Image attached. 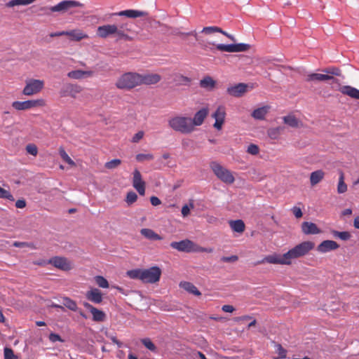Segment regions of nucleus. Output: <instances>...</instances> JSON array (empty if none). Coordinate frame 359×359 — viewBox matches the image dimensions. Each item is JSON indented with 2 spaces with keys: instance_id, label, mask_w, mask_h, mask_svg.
Masks as SVG:
<instances>
[{
  "instance_id": "45",
  "label": "nucleus",
  "mask_w": 359,
  "mask_h": 359,
  "mask_svg": "<svg viewBox=\"0 0 359 359\" xmlns=\"http://www.w3.org/2000/svg\"><path fill=\"white\" fill-rule=\"evenodd\" d=\"M322 72L326 73L328 75L331 76H341V70L335 67H330L321 70Z\"/></svg>"
},
{
  "instance_id": "25",
  "label": "nucleus",
  "mask_w": 359,
  "mask_h": 359,
  "mask_svg": "<svg viewBox=\"0 0 359 359\" xmlns=\"http://www.w3.org/2000/svg\"><path fill=\"white\" fill-rule=\"evenodd\" d=\"M302 230L306 235L318 234L321 233V230L317 225L311 222H304L302 224Z\"/></svg>"
},
{
  "instance_id": "30",
  "label": "nucleus",
  "mask_w": 359,
  "mask_h": 359,
  "mask_svg": "<svg viewBox=\"0 0 359 359\" xmlns=\"http://www.w3.org/2000/svg\"><path fill=\"white\" fill-rule=\"evenodd\" d=\"M180 287L189 293H191L195 296H201V292L197 289V287L192 284L191 283L183 281L180 283Z\"/></svg>"
},
{
  "instance_id": "36",
  "label": "nucleus",
  "mask_w": 359,
  "mask_h": 359,
  "mask_svg": "<svg viewBox=\"0 0 359 359\" xmlns=\"http://www.w3.org/2000/svg\"><path fill=\"white\" fill-rule=\"evenodd\" d=\"M173 81L177 86H187L189 84L191 80L182 74H175L173 76Z\"/></svg>"
},
{
  "instance_id": "34",
  "label": "nucleus",
  "mask_w": 359,
  "mask_h": 359,
  "mask_svg": "<svg viewBox=\"0 0 359 359\" xmlns=\"http://www.w3.org/2000/svg\"><path fill=\"white\" fill-rule=\"evenodd\" d=\"M216 84V81L210 76H205L200 81V86L203 88L211 90H212Z\"/></svg>"
},
{
  "instance_id": "3",
  "label": "nucleus",
  "mask_w": 359,
  "mask_h": 359,
  "mask_svg": "<svg viewBox=\"0 0 359 359\" xmlns=\"http://www.w3.org/2000/svg\"><path fill=\"white\" fill-rule=\"evenodd\" d=\"M170 247L180 252H208L211 253L213 252L212 248H203L193 241L186 239L179 242H172Z\"/></svg>"
},
{
  "instance_id": "6",
  "label": "nucleus",
  "mask_w": 359,
  "mask_h": 359,
  "mask_svg": "<svg viewBox=\"0 0 359 359\" xmlns=\"http://www.w3.org/2000/svg\"><path fill=\"white\" fill-rule=\"evenodd\" d=\"M315 244L312 241L302 242L287 252V255L290 262L307 255L314 248Z\"/></svg>"
},
{
  "instance_id": "49",
  "label": "nucleus",
  "mask_w": 359,
  "mask_h": 359,
  "mask_svg": "<svg viewBox=\"0 0 359 359\" xmlns=\"http://www.w3.org/2000/svg\"><path fill=\"white\" fill-rule=\"evenodd\" d=\"M276 352L278 355V358H285L287 356V351L280 344H275Z\"/></svg>"
},
{
  "instance_id": "53",
  "label": "nucleus",
  "mask_w": 359,
  "mask_h": 359,
  "mask_svg": "<svg viewBox=\"0 0 359 359\" xmlns=\"http://www.w3.org/2000/svg\"><path fill=\"white\" fill-rule=\"evenodd\" d=\"M4 359H18V357L11 348L6 347L4 348Z\"/></svg>"
},
{
  "instance_id": "41",
  "label": "nucleus",
  "mask_w": 359,
  "mask_h": 359,
  "mask_svg": "<svg viewBox=\"0 0 359 359\" xmlns=\"http://www.w3.org/2000/svg\"><path fill=\"white\" fill-rule=\"evenodd\" d=\"M59 154L64 161H65L70 166H75L74 161L69 156L63 147L59 148Z\"/></svg>"
},
{
  "instance_id": "23",
  "label": "nucleus",
  "mask_w": 359,
  "mask_h": 359,
  "mask_svg": "<svg viewBox=\"0 0 359 359\" xmlns=\"http://www.w3.org/2000/svg\"><path fill=\"white\" fill-rule=\"evenodd\" d=\"M66 36H69L71 41H80L89 38L88 34L80 29L66 31Z\"/></svg>"
},
{
  "instance_id": "9",
  "label": "nucleus",
  "mask_w": 359,
  "mask_h": 359,
  "mask_svg": "<svg viewBox=\"0 0 359 359\" xmlns=\"http://www.w3.org/2000/svg\"><path fill=\"white\" fill-rule=\"evenodd\" d=\"M131 22H124L116 25V38L118 40L132 41L133 37L130 34H135L133 30Z\"/></svg>"
},
{
  "instance_id": "58",
  "label": "nucleus",
  "mask_w": 359,
  "mask_h": 359,
  "mask_svg": "<svg viewBox=\"0 0 359 359\" xmlns=\"http://www.w3.org/2000/svg\"><path fill=\"white\" fill-rule=\"evenodd\" d=\"M49 339L52 342L63 341V340L61 339L60 336L59 334H55V333L50 334Z\"/></svg>"
},
{
  "instance_id": "29",
  "label": "nucleus",
  "mask_w": 359,
  "mask_h": 359,
  "mask_svg": "<svg viewBox=\"0 0 359 359\" xmlns=\"http://www.w3.org/2000/svg\"><path fill=\"white\" fill-rule=\"evenodd\" d=\"M270 107L269 106H263L262 107H259L255 109L251 116L257 120H263L264 119L266 115L268 114Z\"/></svg>"
},
{
  "instance_id": "62",
  "label": "nucleus",
  "mask_w": 359,
  "mask_h": 359,
  "mask_svg": "<svg viewBox=\"0 0 359 359\" xmlns=\"http://www.w3.org/2000/svg\"><path fill=\"white\" fill-rule=\"evenodd\" d=\"M222 310L224 311V312H226V313H232L233 311H234L235 309L233 306L231 305H224L222 306Z\"/></svg>"
},
{
  "instance_id": "54",
  "label": "nucleus",
  "mask_w": 359,
  "mask_h": 359,
  "mask_svg": "<svg viewBox=\"0 0 359 359\" xmlns=\"http://www.w3.org/2000/svg\"><path fill=\"white\" fill-rule=\"evenodd\" d=\"M142 343L147 347L149 350L151 351H154L156 350V346L153 344V342L148 338H145L142 339Z\"/></svg>"
},
{
  "instance_id": "20",
  "label": "nucleus",
  "mask_w": 359,
  "mask_h": 359,
  "mask_svg": "<svg viewBox=\"0 0 359 359\" xmlns=\"http://www.w3.org/2000/svg\"><path fill=\"white\" fill-rule=\"evenodd\" d=\"M161 79V77L158 74H140V86L144 85H151L156 84L158 83Z\"/></svg>"
},
{
  "instance_id": "40",
  "label": "nucleus",
  "mask_w": 359,
  "mask_h": 359,
  "mask_svg": "<svg viewBox=\"0 0 359 359\" xmlns=\"http://www.w3.org/2000/svg\"><path fill=\"white\" fill-rule=\"evenodd\" d=\"M142 269H135L129 270L126 272V275L132 279H139L142 281Z\"/></svg>"
},
{
  "instance_id": "8",
  "label": "nucleus",
  "mask_w": 359,
  "mask_h": 359,
  "mask_svg": "<svg viewBox=\"0 0 359 359\" xmlns=\"http://www.w3.org/2000/svg\"><path fill=\"white\" fill-rule=\"evenodd\" d=\"M44 81L36 79H27L25 81V87L22 93L27 96H31L39 93L44 88Z\"/></svg>"
},
{
  "instance_id": "28",
  "label": "nucleus",
  "mask_w": 359,
  "mask_h": 359,
  "mask_svg": "<svg viewBox=\"0 0 359 359\" xmlns=\"http://www.w3.org/2000/svg\"><path fill=\"white\" fill-rule=\"evenodd\" d=\"M332 79L330 75L326 73H311L309 74L306 76V81H327L328 79Z\"/></svg>"
},
{
  "instance_id": "43",
  "label": "nucleus",
  "mask_w": 359,
  "mask_h": 359,
  "mask_svg": "<svg viewBox=\"0 0 359 359\" xmlns=\"http://www.w3.org/2000/svg\"><path fill=\"white\" fill-rule=\"evenodd\" d=\"M334 237L339 238L342 241H348L351 238V234L348 231H337L335 230L332 231Z\"/></svg>"
},
{
  "instance_id": "35",
  "label": "nucleus",
  "mask_w": 359,
  "mask_h": 359,
  "mask_svg": "<svg viewBox=\"0 0 359 359\" xmlns=\"http://www.w3.org/2000/svg\"><path fill=\"white\" fill-rule=\"evenodd\" d=\"M325 173L321 170L312 172L310 175V182L312 186L319 183L324 177Z\"/></svg>"
},
{
  "instance_id": "38",
  "label": "nucleus",
  "mask_w": 359,
  "mask_h": 359,
  "mask_svg": "<svg viewBox=\"0 0 359 359\" xmlns=\"http://www.w3.org/2000/svg\"><path fill=\"white\" fill-rule=\"evenodd\" d=\"M90 313L93 316V320L94 321L102 322L105 319V313L102 311L99 310L95 307L90 311Z\"/></svg>"
},
{
  "instance_id": "57",
  "label": "nucleus",
  "mask_w": 359,
  "mask_h": 359,
  "mask_svg": "<svg viewBox=\"0 0 359 359\" xmlns=\"http://www.w3.org/2000/svg\"><path fill=\"white\" fill-rule=\"evenodd\" d=\"M194 208L193 203H189V205H184L182 208V215L183 217H187L190 213V210Z\"/></svg>"
},
{
  "instance_id": "16",
  "label": "nucleus",
  "mask_w": 359,
  "mask_h": 359,
  "mask_svg": "<svg viewBox=\"0 0 359 359\" xmlns=\"http://www.w3.org/2000/svg\"><path fill=\"white\" fill-rule=\"evenodd\" d=\"M133 186L140 196L145 194V182L140 172L135 169L133 173Z\"/></svg>"
},
{
  "instance_id": "18",
  "label": "nucleus",
  "mask_w": 359,
  "mask_h": 359,
  "mask_svg": "<svg viewBox=\"0 0 359 359\" xmlns=\"http://www.w3.org/2000/svg\"><path fill=\"white\" fill-rule=\"evenodd\" d=\"M116 25H104L99 26L97 29V34L99 37L106 39L111 35L116 37Z\"/></svg>"
},
{
  "instance_id": "47",
  "label": "nucleus",
  "mask_w": 359,
  "mask_h": 359,
  "mask_svg": "<svg viewBox=\"0 0 359 359\" xmlns=\"http://www.w3.org/2000/svg\"><path fill=\"white\" fill-rule=\"evenodd\" d=\"M0 198L7 199L10 201H14L15 198L8 190H6L0 187Z\"/></svg>"
},
{
  "instance_id": "32",
  "label": "nucleus",
  "mask_w": 359,
  "mask_h": 359,
  "mask_svg": "<svg viewBox=\"0 0 359 359\" xmlns=\"http://www.w3.org/2000/svg\"><path fill=\"white\" fill-rule=\"evenodd\" d=\"M140 233L144 237L151 241H158L162 239L161 236H160L151 229H142Z\"/></svg>"
},
{
  "instance_id": "48",
  "label": "nucleus",
  "mask_w": 359,
  "mask_h": 359,
  "mask_svg": "<svg viewBox=\"0 0 359 359\" xmlns=\"http://www.w3.org/2000/svg\"><path fill=\"white\" fill-rule=\"evenodd\" d=\"M121 163V161L116 158L105 163L104 167L107 169L112 170L119 166Z\"/></svg>"
},
{
  "instance_id": "64",
  "label": "nucleus",
  "mask_w": 359,
  "mask_h": 359,
  "mask_svg": "<svg viewBox=\"0 0 359 359\" xmlns=\"http://www.w3.org/2000/svg\"><path fill=\"white\" fill-rule=\"evenodd\" d=\"M194 359H207L203 353L200 351H196L193 353Z\"/></svg>"
},
{
  "instance_id": "13",
  "label": "nucleus",
  "mask_w": 359,
  "mask_h": 359,
  "mask_svg": "<svg viewBox=\"0 0 359 359\" xmlns=\"http://www.w3.org/2000/svg\"><path fill=\"white\" fill-rule=\"evenodd\" d=\"M45 105V101L43 99L15 101L12 103V107L16 110H27L36 107H43Z\"/></svg>"
},
{
  "instance_id": "33",
  "label": "nucleus",
  "mask_w": 359,
  "mask_h": 359,
  "mask_svg": "<svg viewBox=\"0 0 359 359\" xmlns=\"http://www.w3.org/2000/svg\"><path fill=\"white\" fill-rule=\"evenodd\" d=\"M229 226L234 232L241 233L245 231V226L241 219L229 221Z\"/></svg>"
},
{
  "instance_id": "55",
  "label": "nucleus",
  "mask_w": 359,
  "mask_h": 359,
  "mask_svg": "<svg viewBox=\"0 0 359 359\" xmlns=\"http://www.w3.org/2000/svg\"><path fill=\"white\" fill-rule=\"evenodd\" d=\"M144 132L142 130H140L133 135V137L131 139V142L133 143H137L144 137Z\"/></svg>"
},
{
  "instance_id": "4",
  "label": "nucleus",
  "mask_w": 359,
  "mask_h": 359,
  "mask_svg": "<svg viewBox=\"0 0 359 359\" xmlns=\"http://www.w3.org/2000/svg\"><path fill=\"white\" fill-rule=\"evenodd\" d=\"M83 4L75 0H65L59 2L55 6L42 8L41 10H48L53 13H58L60 14L74 13L73 8L76 7H82Z\"/></svg>"
},
{
  "instance_id": "11",
  "label": "nucleus",
  "mask_w": 359,
  "mask_h": 359,
  "mask_svg": "<svg viewBox=\"0 0 359 359\" xmlns=\"http://www.w3.org/2000/svg\"><path fill=\"white\" fill-rule=\"evenodd\" d=\"M161 275V270L156 266L142 269V282L144 283H155L160 280Z\"/></svg>"
},
{
  "instance_id": "60",
  "label": "nucleus",
  "mask_w": 359,
  "mask_h": 359,
  "mask_svg": "<svg viewBox=\"0 0 359 359\" xmlns=\"http://www.w3.org/2000/svg\"><path fill=\"white\" fill-rule=\"evenodd\" d=\"M292 213L294 214V215L295 216V217L300 218L302 217L303 214H302V211L300 208L294 206L292 208Z\"/></svg>"
},
{
  "instance_id": "24",
  "label": "nucleus",
  "mask_w": 359,
  "mask_h": 359,
  "mask_svg": "<svg viewBox=\"0 0 359 359\" xmlns=\"http://www.w3.org/2000/svg\"><path fill=\"white\" fill-rule=\"evenodd\" d=\"M248 86L245 83H240L235 86L227 88V93L233 97H241L247 91Z\"/></svg>"
},
{
  "instance_id": "17",
  "label": "nucleus",
  "mask_w": 359,
  "mask_h": 359,
  "mask_svg": "<svg viewBox=\"0 0 359 359\" xmlns=\"http://www.w3.org/2000/svg\"><path fill=\"white\" fill-rule=\"evenodd\" d=\"M81 90L82 88L80 86L68 83L63 86L60 91V95L61 97L70 96L72 97H76Z\"/></svg>"
},
{
  "instance_id": "2",
  "label": "nucleus",
  "mask_w": 359,
  "mask_h": 359,
  "mask_svg": "<svg viewBox=\"0 0 359 359\" xmlns=\"http://www.w3.org/2000/svg\"><path fill=\"white\" fill-rule=\"evenodd\" d=\"M140 74L126 72L118 78L115 86L121 90H130L140 86Z\"/></svg>"
},
{
  "instance_id": "12",
  "label": "nucleus",
  "mask_w": 359,
  "mask_h": 359,
  "mask_svg": "<svg viewBox=\"0 0 359 359\" xmlns=\"http://www.w3.org/2000/svg\"><path fill=\"white\" fill-rule=\"evenodd\" d=\"M208 43L215 45L216 48L219 51H224L228 53L244 52L250 48L249 44L243 43L236 44H215L214 43L208 42Z\"/></svg>"
},
{
  "instance_id": "61",
  "label": "nucleus",
  "mask_w": 359,
  "mask_h": 359,
  "mask_svg": "<svg viewBox=\"0 0 359 359\" xmlns=\"http://www.w3.org/2000/svg\"><path fill=\"white\" fill-rule=\"evenodd\" d=\"M150 202L154 206H157L161 203V200L156 196H151L150 198Z\"/></svg>"
},
{
  "instance_id": "59",
  "label": "nucleus",
  "mask_w": 359,
  "mask_h": 359,
  "mask_svg": "<svg viewBox=\"0 0 359 359\" xmlns=\"http://www.w3.org/2000/svg\"><path fill=\"white\" fill-rule=\"evenodd\" d=\"M238 259V257L236 255H232L230 257H223L222 258V261L224 262H236Z\"/></svg>"
},
{
  "instance_id": "50",
  "label": "nucleus",
  "mask_w": 359,
  "mask_h": 359,
  "mask_svg": "<svg viewBox=\"0 0 359 359\" xmlns=\"http://www.w3.org/2000/svg\"><path fill=\"white\" fill-rule=\"evenodd\" d=\"M201 32L206 34H213L215 32L220 33V32H222V29L218 27H215V26L205 27H203V29H202Z\"/></svg>"
},
{
  "instance_id": "14",
  "label": "nucleus",
  "mask_w": 359,
  "mask_h": 359,
  "mask_svg": "<svg viewBox=\"0 0 359 359\" xmlns=\"http://www.w3.org/2000/svg\"><path fill=\"white\" fill-rule=\"evenodd\" d=\"M48 263L65 271H69L73 268L72 262L63 257H54L50 259Z\"/></svg>"
},
{
  "instance_id": "39",
  "label": "nucleus",
  "mask_w": 359,
  "mask_h": 359,
  "mask_svg": "<svg viewBox=\"0 0 359 359\" xmlns=\"http://www.w3.org/2000/svg\"><path fill=\"white\" fill-rule=\"evenodd\" d=\"M283 130V127H276L269 128L267 130V135L271 140H277L278 139L281 131Z\"/></svg>"
},
{
  "instance_id": "31",
  "label": "nucleus",
  "mask_w": 359,
  "mask_h": 359,
  "mask_svg": "<svg viewBox=\"0 0 359 359\" xmlns=\"http://www.w3.org/2000/svg\"><path fill=\"white\" fill-rule=\"evenodd\" d=\"M283 120L284 123L292 128H299L302 126L301 121L292 114L284 116Z\"/></svg>"
},
{
  "instance_id": "63",
  "label": "nucleus",
  "mask_w": 359,
  "mask_h": 359,
  "mask_svg": "<svg viewBox=\"0 0 359 359\" xmlns=\"http://www.w3.org/2000/svg\"><path fill=\"white\" fill-rule=\"evenodd\" d=\"M26 206V201L24 199H19L15 202L17 208H24Z\"/></svg>"
},
{
  "instance_id": "42",
  "label": "nucleus",
  "mask_w": 359,
  "mask_h": 359,
  "mask_svg": "<svg viewBox=\"0 0 359 359\" xmlns=\"http://www.w3.org/2000/svg\"><path fill=\"white\" fill-rule=\"evenodd\" d=\"M63 304L65 306L68 308L69 310L76 311H77L78 306L75 301L71 299L69 297H65L63 299Z\"/></svg>"
},
{
  "instance_id": "7",
  "label": "nucleus",
  "mask_w": 359,
  "mask_h": 359,
  "mask_svg": "<svg viewBox=\"0 0 359 359\" xmlns=\"http://www.w3.org/2000/svg\"><path fill=\"white\" fill-rule=\"evenodd\" d=\"M332 78L328 79L331 88L340 91L342 94L346 95L352 98L359 100V90L350 86H341L339 81L333 76L330 75Z\"/></svg>"
},
{
  "instance_id": "27",
  "label": "nucleus",
  "mask_w": 359,
  "mask_h": 359,
  "mask_svg": "<svg viewBox=\"0 0 359 359\" xmlns=\"http://www.w3.org/2000/svg\"><path fill=\"white\" fill-rule=\"evenodd\" d=\"M93 72L91 70H73L67 74V76L73 79H83L92 76Z\"/></svg>"
},
{
  "instance_id": "44",
  "label": "nucleus",
  "mask_w": 359,
  "mask_h": 359,
  "mask_svg": "<svg viewBox=\"0 0 359 359\" xmlns=\"http://www.w3.org/2000/svg\"><path fill=\"white\" fill-rule=\"evenodd\" d=\"M96 284L101 288H108L109 287L108 280L102 276H96L94 278Z\"/></svg>"
},
{
  "instance_id": "26",
  "label": "nucleus",
  "mask_w": 359,
  "mask_h": 359,
  "mask_svg": "<svg viewBox=\"0 0 359 359\" xmlns=\"http://www.w3.org/2000/svg\"><path fill=\"white\" fill-rule=\"evenodd\" d=\"M114 15L118 16H125L128 18H137L140 17L146 16L147 13L144 11L128 9L116 13H114Z\"/></svg>"
},
{
  "instance_id": "22",
  "label": "nucleus",
  "mask_w": 359,
  "mask_h": 359,
  "mask_svg": "<svg viewBox=\"0 0 359 359\" xmlns=\"http://www.w3.org/2000/svg\"><path fill=\"white\" fill-rule=\"evenodd\" d=\"M86 297L90 302L97 304L102 303L103 299L102 292L96 287L90 288L87 291Z\"/></svg>"
},
{
  "instance_id": "10",
  "label": "nucleus",
  "mask_w": 359,
  "mask_h": 359,
  "mask_svg": "<svg viewBox=\"0 0 359 359\" xmlns=\"http://www.w3.org/2000/svg\"><path fill=\"white\" fill-rule=\"evenodd\" d=\"M269 263L272 264H280V265H290V262L287 255V252L280 255L273 253L264 257L262 260L259 261L257 264Z\"/></svg>"
},
{
  "instance_id": "51",
  "label": "nucleus",
  "mask_w": 359,
  "mask_h": 359,
  "mask_svg": "<svg viewBox=\"0 0 359 359\" xmlns=\"http://www.w3.org/2000/svg\"><path fill=\"white\" fill-rule=\"evenodd\" d=\"M137 199V195L134 191L127 194L126 201L128 205L134 203Z\"/></svg>"
},
{
  "instance_id": "56",
  "label": "nucleus",
  "mask_w": 359,
  "mask_h": 359,
  "mask_svg": "<svg viewBox=\"0 0 359 359\" xmlns=\"http://www.w3.org/2000/svg\"><path fill=\"white\" fill-rule=\"evenodd\" d=\"M247 151L252 155H257L259 152V149L257 145L251 144L248 146Z\"/></svg>"
},
{
  "instance_id": "1",
  "label": "nucleus",
  "mask_w": 359,
  "mask_h": 359,
  "mask_svg": "<svg viewBox=\"0 0 359 359\" xmlns=\"http://www.w3.org/2000/svg\"><path fill=\"white\" fill-rule=\"evenodd\" d=\"M168 126L175 131L182 134H189L194 131L191 118L187 116H173L169 119Z\"/></svg>"
},
{
  "instance_id": "5",
  "label": "nucleus",
  "mask_w": 359,
  "mask_h": 359,
  "mask_svg": "<svg viewBox=\"0 0 359 359\" xmlns=\"http://www.w3.org/2000/svg\"><path fill=\"white\" fill-rule=\"evenodd\" d=\"M210 167L215 176L222 182L226 184H231L234 182L235 177L233 172L219 163L211 162Z\"/></svg>"
},
{
  "instance_id": "19",
  "label": "nucleus",
  "mask_w": 359,
  "mask_h": 359,
  "mask_svg": "<svg viewBox=\"0 0 359 359\" xmlns=\"http://www.w3.org/2000/svg\"><path fill=\"white\" fill-rule=\"evenodd\" d=\"M339 248L337 242L331 240H326L320 243L317 247V251L320 253H327L335 250Z\"/></svg>"
},
{
  "instance_id": "52",
  "label": "nucleus",
  "mask_w": 359,
  "mask_h": 359,
  "mask_svg": "<svg viewBox=\"0 0 359 359\" xmlns=\"http://www.w3.org/2000/svg\"><path fill=\"white\" fill-rule=\"evenodd\" d=\"M26 151L28 154L36 156L38 154L37 147L34 144H29L26 146Z\"/></svg>"
},
{
  "instance_id": "21",
  "label": "nucleus",
  "mask_w": 359,
  "mask_h": 359,
  "mask_svg": "<svg viewBox=\"0 0 359 359\" xmlns=\"http://www.w3.org/2000/svg\"><path fill=\"white\" fill-rule=\"evenodd\" d=\"M208 114V109L202 108L194 114L193 118H191V121H192V128H194V130H195V126H200L203 124Z\"/></svg>"
},
{
  "instance_id": "46",
  "label": "nucleus",
  "mask_w": 359,
  "mask_h": 359,
  "mask_svg": "<svg viewBox=\"0 0 359 359\" xmlns=\"http://www.w3.org/2000/svg\"><path fill=\"white\" fill-rule=\"evenodd\" d=\"M154 158V155L150 153L138 154L135 156V158L138 162L149 161L153 160Z\"/></svg>"
},
{
  "instance_id": "37",
  "label": "nucleus",
  "mask_w": 359,
  "mask_h": 359,
  "mask_svg": "<svg viewBox=\"0 0 359 359\" xmlns=\"http://www.w3.org/2000/svg\"><path fill=\"white\" fill-rule=\"evenodd\" d=\"M339 182L337 184V192L338 194H344L347 191V185L344 182V174L343 171L339 170Z\"/></svg>"
},
{
  "instance_id": "15",
  "label": "nucleus",
  "mask_w": 359,
  "mask_h": 359,
  "mask_svg": "<svg viewBox=\"0 0 359 359\" xmlns=\"http://www.w3.org/2000/svg\"><path fill=\"white\" fill-rule=\"evenodd\" d=\"M226 114V108L223 105H219L212 114V117L215 120L213 126L217 130H222L225 121Z\"/></svg>"
}]
</instances>
